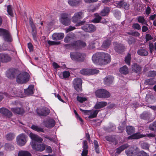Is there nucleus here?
I'll list each match as a JSON object with an SVG mask.
<instances>
[{"mask_svg":"<svg viewBox=\"0 0 156 156\" xmlns=\"http://www.w3.org/2000/svg\"><path fill=\"white\" fill-rule=\"evenodd\" d=\"M145 83L146 85H152L155 83V81L153 79L151 78L146 80Z\"/></svg>","mask_w":156,"mask_h":156,"instance_id":"49","label":"nucleus"},{"mask_svg":"<svg viewBox=\"0 0 156 156\" xmlns=\"http://www.w3.org/2000/svg\"><path fill=\"white\" fill-rule=\"evenodd\" d=\"M5 149L7 151H12L14 149V146L11 144H6L5 145Z\"/></svg>","mask_w":156,"mask_h":156,"instance_id":"43","label":"nucleus"},{"mask_svg":"<svg viewBox=\"0 0 156 156\" xmlns=\"http://www.w3.org/2000/svg\"><path fill=\"white\" fill-rule=\"evenodd\" d=\"M17 74V71L15 69H10L6 72L7 77L11 79H14Z\"/></svg>","mask_w":156,"mask_h":156,"instance_id":"17","label":"nucleus"},{"mask_svg":"<svg viewBox=\"0 0 156 156\" xmlns=\"http://www.w3.org/2000/svg\"><path fill=\"white\" fill-rule=\"evenodd\" d=\"M132 27L134 29L139 30L140 29L141 27L138 23H135L133 24Z\"/></svg>","mask_w":156,"mask_h":156,"instance_id":"60","label":"nucleus"},{"mask_svg":"<svg viewBox=\"0 0 156 156\" xmlns=\"http://www.w3.org/2000/svg\"><path fill=\"white\" fill-rule=\"evenodd\" d=\"M119 71L121 73L125 75L128 74L129 73L128 68L126 65L121 68L119 69Z\"/></svg>","mask_w":156,"mask_h":156,"instance_id":"37","label":"nucleus"},{"mask_svg":"<svg viewBox=\"0 0 156 156\" xmlns=\"http://www.w3.org/2000/svg\"><path fill=\"white\" fill-rule=\"evenodd\" d=\"M135 128L131 126H128L126 128V132L128 135H131L135 132Z\"/></svg>","mask_w":156,"mask_h":156,"instance_id":"34","label":"nucleus"},{"mask_svg":"<svg viewBox=\"0 0 156 156\" xmlns=\"http://www.w3.org/2000/svg\"><path fill=\"white\" fill-rule=\"evenodd\" d=\"M77 100L80 103H82L87 100V98L85 97H83L78 95L76 97Z\"/></svg>","mask_w":156,"mask_h":156,"instance_id":"50","label":"nucleus"},{"mask_svg":"<svg viewBox=\"0 0 156 156\" xmlns=\"http://www.w3.org/2000/svg\"><path fill=\"white\" fill-rule=\"evenodd\" d=\"M11 58L6 54H0V61L2 62H7L11 61Z\"/></svg>","mask_w":156,"mask_h":156,"instance_id":"20","label":"nucleus"},{"mask_svg":"<svg viewBox=\"0 0 156 156\" xmlns=\"http://www.w3.org/2000/svg\"><path fill=\"white\" fill-rule=\"evenodd\" d=\"M128 147V145L127 144H126L121 146L116 149V153L119 154L121 152L127 148Z\"/></svg>","mask_w":156,"mask_h":156,"instance_id":"38","label":"nucleus"},{"mask_svg":"<svg viewBox=\"0 0 156 156\" xmlns=\"http://www.w3.org/2000/svg\"><path fill=\"white\" fill-rule=\"evenodd\" d=\"M110 10V8L108 7H105V8L102 9L100 13L101 15L102 16H107Z\"/></svg>","mask_w":156,"mask_h":156,"instance_id":"32","label":"nucleus"},{"mask_svg":"<svg viewBox=\"0 0 156 156\" xmlns=\"http://www.w3.org/2000/svg\"><path fill=\"white\" fill-rule=\"evenodd\" d=\"M0 36L2 37L4 40L8 42L12 41V38L10 33L7 30L0 28Z\"/></svg>","mask_w":156,"mask_h":156,"instance_id":"7","label":"nucleus"},{"mask_svg":"<svg viewBox=\"0 0 156 156\" xmlns=\"http://www.w3.org/2000/svg\"><path fill=\"white\" fill-rule=\"evenodd\" d=\"M114 49L115 51L119 54H122L125 51V48L124 44L118 43L117 42H114Z\"/></svg>","mask_w":156,"mask_h":156,"instance_id":"12","label":"nucleus"},{"mask_svg":"<svg viewBox=\"0 0 156 156\" xmlns=\"http://www.w3.org/2000/svg\"><path fill=\"white\" fill-rule=\"evenodd\" d=\"M115 128V126L113 125L112 126L104 127V129L107 132H110L113 130V129Z\"/></svg>","mask_w":156,"mask_h":156,"instance_id":"56","label":"nucleus"},{"mask_svg":"<svg viewBox=\"0 0 156 156\" xmlns=\"http://www.w3.org/2000/svg\"><path fill=\"white\" fill-rule=\"evenodd\" d=\"M70 55L72 60L79 62H83L86 57L85 54L79 52H71Z\"/></svg>","mask_w":156,"mask_h":156,"instance_id":"3","label":"nucleus"},{"mask_svg":"<svg viewBox=\"0 0 156 156\" xmlns=\"http://www.w3.org/2000/svg\"><path fill=\"white\" fill-rule=\"evenodd\" d=\"M137 20L138 21L139 23H141L143 24H144L147 25H148V24L144 17L139 16L138 17Z\"/></svg>","mask_w":156,"mask_h":156,"instance_id":"46","label":"nucleus"},{"mask_svg":"<svg viewBox=\"0 0 156 156\" xmlns=\"http://www.w3.org/2000/svg\"><path fill=\"white\" fill-rule=\"evenodd\" d=\"M124 1H118L116 2L117 7L118 8H122L123 5Z\"/></svg>","mask_w":156,"mask_h":156,"instance_id":"62","label":"nucleus"},{"mask_svg":"<svg viewBox=\"0 0 156 156\" xmlns=\"http://www.w3.org/2000/svg\"><path fill=\"white\" fill-rule=\"evenodd\" d=\"M83 17V14L82 12H76L72 18V21L74 23H76L82 19Z\"/></svg>","mask_w":156,"mask_h":156,"instance_id":"18","label":"nucleus"},{"mask_svg":"<svg viewBox=\"0 0 156 156\" xmlns=\"http://www.w3.org/2000/svg\"><path fill=\"white\" fill-rule=\"evenodd\" d=\"M7 12L11 16H13V13L12 10L11 5H9L7 7Z\"/></svg>","mask_w":156,"mask_h":156,"instance_id":"57","label":"nucleus"},{"mask_svg":"<svg viewBox=\"0 0 156 156\" xmlns=\"http://www.w3.org/2000/svg\"><path fill=\"white\" fill-rule=\"evenodd\" d=\"M18 156H31L30 153L27 151H19Z\"/></svg>","mask_w":156,"mask_h":156,"instance_id":"39","label":"nucleus"},{"mask_svg":"<svg viewBox=\"0 0 156 156\" xmlns=\"http://www.w3.org/2000/svg\"><path fill=\"white\" fill-rule=\"evenodd\" d=\"M142 68L139 64L135 63L132 65V71L136 73H140L142 70Z\"/></svg>","mask_w":156,"mask_h":156,"instance_id":"22","label":"nucleus"},{"mask_svg":"<svg viewBox=\"0 0 156 156\" xmlns=\"http://www.w3.org/2000/svg\"><path fill=\"white\" fill-rule=\"evenodd\" d=\"M15 135L13 133H8L6 136V138L8 140H11L14 138Z\"/></svg>","mask_w":156,"mask_h":156,"instance_id":"48","label":"nucleus"},{"mask_svg":"<svg viewBox=\"0 0 156 156\" xmlns=\"http://www.w3.org/2000/svg\"><path fill=\"white\" fill-rule=\"evenodd\" d=\"M136 40L133 37L129 38L127 41L128 44L129 45L134 44L136 42Z\"/></svg>","mask_w":156,"mask_h":156,"instance_id":"54","label":"nucleus"},{"mask_svg":"<svg viewBox=\"0 0 156 156\" xmlns=\"http://www.w3.org/2000/svg\"><path fill=\"white\" fill-rule=\"evenodd\" d=\"M81 29L84 31L88 33L94 32L96 30V27L95 26L91 24H86L81 27Z\"/></svg>","mask_w":156,"mask_h":156,"instance_id":"10","label":"nucleus"},{"mask_svg":"<svg viewBox=\"0 0 156 156\" xmlns=\"http://www.w3.org/2000/svg\"><path fill=\"white\" fill-rule=\"evenodd\" d=\"M149 48L151 53H152L154 50H155V52H156V43H155L154 44L152 43L149 42Z\"/></svg>","mask_w":156,"mask_h":156,"instance_id":"35","label":"nucleus"},{"mask_svg":"<svg viewBox=\"0 0 156 156\" xmlns=\"http://www.w3.org/2000/svg\"><path fill=\"white\" fill-rule=\"evenodd\" d=\"M60 21L62 24L65 26L69 25L71 22L70 20L68 17L67 14L66 13H63L62 14Z\"/></svg>","mask_w":156,"mask_h":156,"instance_id":"15","label":"nucleus"},{"mask_svg":"<svg viewBox=\"0 0 156 156\" xmlns=\"http://www.w3.org/2000/svg\"><path fill=\"white\" fill-rule=\"evenodd\" d=\"M95 94L97 97L101 98H108L111 95L109 92L103 89L97 90L95 92Z\"/></svg>","mask_w":156,"mask_h":156,"instance_id":"5","label":"nucleus"},{"mask_svg":"<svg viewBox=\"0 0 156 156\" xmlns=\"http://www.w3.org/2000/svg\"><path fill=\"white\" fill-rule=\"evenodd\" d=\"M137 53L139 55L141 56H146L148 54L147 49L144 48H141L138 50Z\"/></svg>","mask_w":156,"mask_h":156,"instance_id":"28","label":"nucleus"},{"mask_svg":"<svg viewBox=\"0 0 156 156\" xmlns=\"http://www.w3.org/2000/svg\"><path fill=\"white\" fill-rule=\"evenodd\" d=\"M137 156H149V155L143 151H140Z\"/></svg>","mask_w":156,"mask_h":156,"instance_id":"63","label":"nucleus"},{"mask_svg":"<svg viewBox=\"0 0 156 156\" xmlns=\"http://www.w3.org/2000/svg\"><path fill=\"white\" fill-rule=\"evenodd\" d=\"M107 104V103L105 102H98L96 103L94 107H104L106 106Z\"/></svg>","mask_w":156,"mask_h":156,"instance_id":"40","label":"nucleus"},{"mask_svg":"<svg viewBox=\"0 0 156 156\" xmlns=\"http://www.w3.org/2000/svg\"><path fill=\"white\" fill-rule=\"evenodd\" d=\"M0 113L3 115L8 118L10 117L12 115V112L6 108H0Z\"/></svg>","mask_w":156,"mask_h":156,"instance_id":"21","label":"nucleus"},{"mask_svg":"<svg viewBox=\"0 0 156 156\" xmlns=\"http://www.w3.org/2000/svg\"><path fill=\"white\" fill-rule=\"evenodd\" d=\"M131 59V54L129 53H128L127 55L125 57V61L126 63L129 66L130 65Z\"/></svg>","mask_w":156,"mask_h":156,"instance_id":"45","label":"nucleus"},{"mask_svg":"<svg viewBox=\"0 0 156 156\" xmlns=\"http://www.w3.org/2000/svg\"><path fill=\"white\" fill-rule=\"evenodd\" d=\"M48 43L50 45H58L60 43V42H55L48 40L47 41Z\"/></svg>","mask_w":156,"mask_h":156,"instance_id":"58","label":"nucleus"},{"mask_svg":"<svg viewBox=\"0 0 156 156\" xmlns=\"http://www.w3.org/2000/svg\"><path fill=\"white\" fill-rule=\"evenodd\" d=\"M36 112L39 116H46L50 112L48 108H37Z\"/></svg>","mask_w":156,"mask_h":156,"instance_id":"13","label":"nucleus"},{"mask_svg":"<svg viewBox=\"0 0 156 156\" xmlns=\"http://www.w3.org/2000/svg\"><path fill=\"white\" fill-rule=\"evenodd\" d=\"M71 45L73 48L77 49L84 47L86 46V44L84 42L80 41H77L71 43Z\"/></svg>","mask_w":156,"mask_h":156,"instance_id":"16","label":"nucleus"},{"mask_svg":"<svg viewBox=\"0 0 156 156\" xmlns=\"http://www.w3.org/2000/svg\"><path fill=\"white\" fill-rule=\"evenodd\" d=\"M27 137L25 134L21 133L16 137V142L17 144L20 146L24 145L26 143Z\"/></svg>","mask_w":156,"mask_h":156,"instance_id":"11","label":"nucleus"},{"mask_svg":"<svg viewBox=\"0 0 156 156\" xmlns=\"http://www.w3.org/2000/svg\"><path fill=\"white\" fill-rule=\"evenodd\" d=\"M34 86L30 85L28 87L24 90V92L27 95H31L34 93Z\"/></svg>","mask_w":156,"mask_h":156,"instance_id":"29","label":"nucleus"},{"mask_svg":"<svg viewBox=\"0 0 156 156\" xmlns=\"http://www.w3.org/2000/svg\"><path fill=\"white\" fill-rule=\"evenodd\" d=\"M94 144L96 152L98 154L99 153V150L98 148L99 146L98 142L97 140H94Z\"/></svg>","mask_w":156,"mask_h":156,"instance_id":"55","label":"nucleus"},{"mask_svg":"<svg viewBox=\"0 0 156 156\" xmlns=\"http://www.w3.org/2000/svg\"><path fill=\"white\" fill-rule=\"evenodd\" d=\"M95 18L92 22L93 23H98L100 22L101 19V17L97 13L95 14Z\"/></svg>","mask_w":156,"mask_h":156,"instance_id":"42","label":"nucleus"},{"mask_svg":"<svg viewBox=\"0 0 156 156\" xmlns=\"http://www.w3.org/2000/svg\"><path fill=\"white\" fill-rule=\"evenodd\" d=\"M88 146L87 145V140H84L83 143V150L82 152H84L85 154H87L88 152Z\"/></svg>","mask_w":156,"mask_h":156,"instance_id":"36","label":"nucleus"},{"mask_svg":"<svg viewBox=\"0 0 156 156\" xmlns=\"http://www.w3.org/2000/svg\"><path fill=\"white\" fill-rule=\"evenodd\" d=\"M151 114L149 112H144L140 115L141 119L145 120H148L151 116Z\"/></svg>","mask_w":156,"mask_h":156,"instance_id":"25","label":"nucleus"},{"mask_svg":"<svg viewBox=\"0 0 156 156\" xmlns=\"http://www.w3.org/2000/svg\"><path fill=\"white\" fill-rule=\"evenodd\" d=\"M63 76L64 78H66L70 76V73L69 71H64L62 73Z\"/></svg>","mask_w":156,"mask_h":156,"instance_id":"59","label":"nucleus"},{"mask_svg":"<svg viewBox=\"0 0 156 156\" xmlns=\"http://www.w3.org/2000/svg\"><path fill=\"white\" fill-rule=\"evenodd\" d=\"M43 123L45 127L48 128H51L55 126V122L52 119L48 118L44 120Z\"/></svg>","mask_w":156,"mask_h":156,"instance_id":"14","label":"nucleus"},{"mask_svg":"<svg viewBox=\"0 0 156 156\" xmlns=\"http://www.w3.org/2000/svg\"><path fill=\"white\" fill-rule=\"evenodd\" d=\"M92 60L95 63L105 65L109 63L111 61L110 55L104 52H97L92 57Z\"/></svg>","mask_w":156,"mask_h":156,"instance_id":"1","label":"nucleus"},{"mask_svg":"<svg viewBox=\"0 0 156 156\" xmlns=\"http://www.w3.org/2000/svg\"><path fill=\"white\" fill-rule=\"evenodd\" d=\"M145 136V135L140 134L138 133H136L132 134L128 136V139H138L140 138L143 137Z\"/></svg>","mask_w":156,"mask_h":156,"instance_id":"26","label":"nucleus"},{"mask_svg":"<svg viewBox=\"0 0 156 156\" xmlns=\"http://www.w3.org/2000/svg\"><path fill=\"white\" fill-rule=\"evenodd\" d=\"M105 138L107 140L111 143H115V145L117 143L115 138L112 136H106Z\"/></svg>","mask_w":156,"mask_h":156,"instance_id":"44","label":"nucleus"},{"mask_svg":"<svg viewBox=\"0 0 156 156\" xmlns=\"http://www.w3.org/2000/svg\"><path fill=\"white\" fill-rule=\"evenodd\" d=\"M75 37V34L72 32H70L65 37L64 41L65 43H70L74 41Z\"/></svg>","mask_w":156,"mask_h":156,"instance_id":"19","label":"nucleus"},{"mask_svg":"<svg viewBox=\"0 0 156 156\" xmlns=\"http://www.w3.org/2000/svg\"><path fill=\"white\" fill-rule=\"evenodd\" d=\"M32 29V32L31 34L33 37L34 40L37 41V31L36 30V27L34 28H33Z\"/></svg>","mask_w":156,"mask_h":156,"instance_id":"41","label":"nucleus"},{"mask_svg":"<svg viewBox=\"0 0 156 156\" xmlns=\"http://www.w3.org/2000/svg\"><path fill=\"white\" fill-rule=\"evenodd\" d=\"M80 73L84 75H90V69H83L80 71Z\"/></svg>","mask_w":156,"mask_h":156,"instance_id":"47","label":"nucleus"},{"mask_svg":"<svg viewBox=\"0 0 156 156\" xmlns=\"http://www.w3.org/2000/svg\"><path fill=\"white\" fill-rule=\"evenodd\" d=\"M82 81L81 79L78 78H75L73 81V84L74 89L77 91L82 90Z\"/></svg>","mask_w":156,"mask_h":156,"instance_id":"9","label":"nucleus"},{"mask_svg":"<svg viewBox=\"0 0 156 156\" xmlns=\"http://www.w3.org/2000/svg\"><path fill=\"white\" fill-rule=\"evenodd\" d=\"M81 1V0H69L68 3L71 6H76L80 4Z\"/></svg>","mask_w":156,"mask_h":156,"instance_id":"30","label":"nucleus"},{"mask_svg":"<svg viewBox=\"0 0 156 156\" xmlns=\"http://www.w3.org/2000/svg\"><path fill=\"white\" fill-rule=\"evenodd\" d=\"M140 146L142 148L144 149L148 150L149 145L147 143L143 142L140 144Z\"/></svg>","mask_w":156,"mask_h":156,"instance_id":"53","label":"nucleus"},{"mask_svg":"<svg viewBox=\"0 0 156 156\" xmlns=\"http://www.w3.org/2000/svg\"><path fill=\"white\" fill-rule=\"evenodd\" d=\"M114 78L112 76H108L105 78L104 80V83L107 86H109L113 82Z\"/></svg>","mask_w":156,"mask_h":156,"instance_id":"23","label":"nucleus"},{"mask_svg":"<svg viewBox=\"0 0 156 156\" xmlns=\"http://www.w3.org/2000/svg\"><path fill=\"white\" fill-rule=\"evenodd\" d=\"M29 23L31 28L36 27L31 17L29 18Z\"/></svg>","mask_w":156,"mask_h":156,"instance_id":"64","label":"nucleus"},{"mask_svg":"<svg viewBox=\"0 0 156 156\" xmlns=\"http://www.w3.org/2000/svg\"><path fill=\"white\" fill-rule=\"evenodd\" d=\"M80 110L84 114L89 115L88 118L93 119L97 117L99 111L98 110L92 109V110H84L80 108Z\"/></svg>","mask_w":156,"mask_h":156,"instance_id":"8","label":"nucleus"},{"mask_svg":"<svg viewBox=\"0 0 156 156\" xmlns=\"http://www.w3.org/2000/svg\"><path fill=\"white\" fill-rule=\"evenodd\" d=\"M29 136L34 141L31 142L30 144L33 149L37 151H42L45 149V145L43 144H37L35 142L41 143L43 139L37 135L31 133L29 134Z\"/></svg>","mask_w":156,"mask_h":156,"instance_id":"2","label":"nucleus"},{"mask_svg":"<svg viewBox=\"0 0 156 156\" xmlns=\"http://www.w3.org/2000/svg\"><path fill=\"white\" fill-rule=\"evenodd\" d=\"M111 41L109 39H107L105 40L101 46V48L102 49H105L108 48L110 45Z\"/></svg>","mask_w":156,"mask_h":156,"instance_id":"27","label":"nucleus"},{"mask_svg":"<svg viewBox=\"0 0 156 156\" xmlns=\"http://www.w3.org/2000/svg\"><path fill=\"white\" fill-rule=\"evenodd\" d=\"M29 74L27 72L20 73L17 76L16 81L17 83L22 84L28 81Z\"/></svg>","mask_w":156,"mask_h":156,"instance_id":"4","label":"nucleus"},{"mask_svg":"<svg viewBox=\"0 0 156 156\" xmlns=\"http://www.w3.org/2000/svg\"><path fill=\"white\" fill-rule=\"evenodd\" d=\"M146 75L148 77H152L156 76V71H150L147 73Z\"/></svg>","mask_w":156,"mask_h":156,"instance_id":"52","label":"nucleus"},{"mask_svg":"<svg viewBox=\"0 0 156 156\" xmlns=\"http://www.w3.org/2000/svg\"><path fill=\"white\" fill-rule=\"evenodd\" d=\"M12 111L14 113L18 114H22L24 113V110L23 108H14Z\"/></svg>","mask_w":156,"mask_h":156,"instance_id":"33","label":"nucleus"},{"mask_svg":"<svg viewBox=\"0 0 156 156\" xmlns=\"http://www.w3.org/2000/svg\"><path fill=\"white\" fill-rule=\"evenodd\" d=\"M149 128L151 130L156 131V121L151 124L149 126Z\"/></svg>","mask_w":156,"mask_h":156,"instance_id":"51","label":"nucleus"},{"mask_svg":"<svg viewBox=\"0 0 156 156\" xmlns=\"http://www.w3.org/2000/svg\"><path fill=\"white\" fill-rule=\"evenodd\" d=\"M0 36L2 37L4 40L8 42L12 41V38L10 33L7 30L0 28Z\"/></svg>","mask_w":156,"mask_h":156,"instance_id":"6","label":"nucleus"},{"mask_svg":"<svg viewBox=\"0 0 156 156\" xmlns=\"http://www.w3.org/2000/svg\"><path fill=\"white\" fill-rule=\"evenodd\" d=\"M30 127L32 129L38 132H44V130L43 128L39 126L35 125H33Z\"/></svg>","mask_w":156,"mask_h":156,"instance_id":"31","label":"nucleus"},{"mask_svg":"<svg viewBox=\"0 0 156 156\" xmlns=\"http://www.w3.org/2000/svg\"><path fill=\"white\" fill-rule=\"evenodd\" d=\"M99 71L97 69H90V75L97 74L99 73Z\"/></svg>","mask_w":156,"mask_h":156,"instance_id":"61","label":"nucleus"},{"mask_svg":"<svg viewBox=\"0 0 156 156\" xmlns=\"http://www.w3.org/2000/svg\"><path fill=\"white\" fill-rule=\"evenodd\" d=\"M64 36V34L62 33H55L52 35V39L55 41L59 40L62 39Z\"/></svg>","mask_w":156,"mask_h":156,"instance_id":"24","label":"nucleus"}]
</instances>
